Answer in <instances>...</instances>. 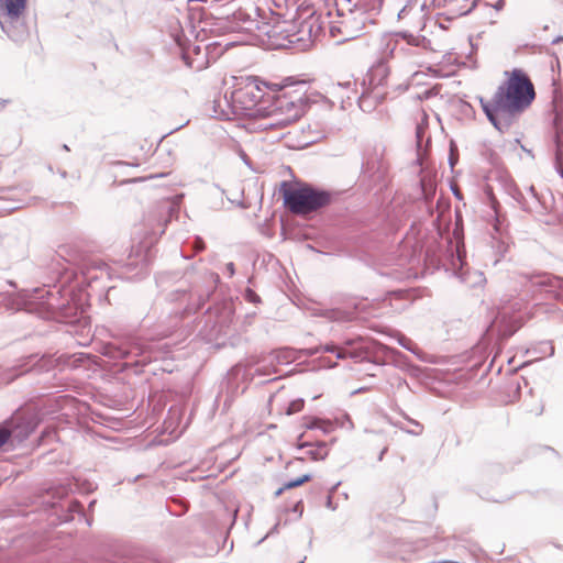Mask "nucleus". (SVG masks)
Masks as SVG:
<instances>
[{
	"label": "nucleus",
	"mask_w": 563,
	"mask_h": 563,
	"mask_svg": "<svg viewBox=\"0 0 563 563\" xmlns=\"http://www.w3.org/2000/svg\"><path fill=\"white\" fill-rule=\"evenodd\" d=\"M295 84L296 79L294 77H286L285 79H283V86L285 87L294 86Z\"/></svg>",
	"instance_id": "864d4df0"
},
{
	"label": "nucleus",
	"mask_w": 563,
	"mask_h": 563,
	"mask_svg": "<svg viewBox=\"0 0 563 563\" xmlns=\"http://www.w3.org/2000/svg\"><path fill=\"white\" fill-rule=\"evenodd\" d=\"M499 183L504 194L522 211L539 216H544L552 211L554 197L549 189L545 192H538L533 186H530L528 188L529 197H527L512 179L503 176Z\"/></svg>",
	"instance_id": "1a4fd4ad"
},
{
	"label": "nucleus",
	"mask_w": 563,
	"mask_h": 563,
	"mask_svg": "<svg viewBox=\"0 0 563 563\" xmlns=\"http://www.w3.org/2000/svg\"><path fill=\"white\" fill-rule=\"evenodd\" d=\"M386 100V93L378 92L377 89L371 88L365 89L362 95L357 99V103L360 109L363 112L371 113L373 112L379 104L384 103Z\"/></svg>",
	"instance_id": "b1692460"
},
{
	"label": "nucleus",
	"mask_w": 563,
	"mask_h": 563,
	"mask_svg": "<svg viewBox=\"0 0 563 563\" xmlns=\"http://www.w3.org/2000/svg\"><path fill=\"white\" fill-rule=\"evenodd\" d=\"M66 563H163L152 553H128L118 548L106 545L86 558H75Z\"/></svg>",
	"instance_id": "f8f14e48"
},
{
	"label": "nucleus",
	"mask_w": 563,
	"mask_h": 563,
	"mask_svg": "<svg viewBox=\"0 0 563 563\" xmlns=\"http://www.w3.org/2000/svg\"><path fill=\"white\" fill-rule=\"evenodd\" d=\"M390 423L397 428H399L400 430L405 431L407 430L404 424L401 422H394V421H390Z\"/></svg>",
	"instance_id": "0e129e2a"
},
{
	"label": "nucleus",
	"mask_w": 563,
	"mask_h": 563,
	"mask_svg": "<svg viewBox=\"0 0 563 563\" xmlns=\"http://www.w3.org/2000/svg\"><path fill=\"white\" fill-rule=\"evenodd\" d=\"M324 506L334 511L338 508V504L333 501V495H327Z\"/></svg>",
	"instance_id": "09e8293b"
},
{
	"label": "nucleus",
	"mask_w": 563,
	"mask_h": 563,
	"mask_svg": "<svg viewBox=\"0 0 563 563\" xmlns=\"http://www.w3.org/2000/svg\"><path fill=\"white\" fill-rule=\"evenodd\" d=\"M361 176L367 178L372 186L379 185L386 187L387 168L383 161L377 158H366L361 164Z\"/></svg>",
	"instance_id": "4be33fe9"
},
{
	"label": "nucleus",
	"mask_w": 563,
	"mask_h": 563,
	"mask_svg": "<svg viewBox=\"0 0 563 563\" xmlns=\"http://www.w3.org/2000/svg\"><path fill=\"white\" fill-rule=\"evenodd\" d=\"M261 362L258 355L250 356L245 360H241L236 364H234L227 373L225 385L228 388H233V390H238L239 383L250 384L254 376H258L255 372L252 373V369L255 367H261Z\"/></svg>",
	"instance_id": "f3484780"
},
{
	"label": "nucleus",
	"mask_w": 563,
	"mask_h": 563,
	"mask_svg": "<svg viewBox=\"0 0 563 563\" xmlns=\"http://www.w3.org/2000/svg\"><path fill=\"white\" fill-rule=\"evenodd\" d=\"M264 95L265 93H257L252 89L250 90V88H246L245 91H242V90L236 91V93H235V96L240 100V102H245V100H241L243 98V99H247L249 101L253 102L254 104L262 101L264 98Z\"/></svg>",
	"instance_id": "7c9ffc66"
},
{
	"label": "nucleus",
	"mask_w": 563,
	"mask_h": 563,
	"mask_svg": "<svg viewBox=\"0 0 563 563\" xmlns=\"http://www.w3.org/2000/svg\"><path fill=\"white\" fill-rule=\"evenodd\" d=\"M411 343L412 342L409 339H407V338H405L404 341H399L400 346L406 349L407 351H410V352L412 351L411 347H410Z\"/></svg>",
	"instance_id": "603ef678"
},
{
	"label": "nucleus",
	"mask_w": 563,
	"mask_h": 563,
	"mask_svg": "<svg viewBox=\"0 0 563 563\" xmlns=\"http://www.w3.org/2000/svg\"><path fill=\"white\" fill-rule=\"evenodd\" d=\"M278 192L283 198L284 206L297 214L318 211L331 205L335 198L330 190L310 184H302L294 188L286 180L279 184Z\"/></svg>",
	"instance_id": "423d86ee"
},
{
	"label": "nucleus",
	"mask_w": 563,
	"mask_h": 563,
	"mask_svg": "<svg viewBox=\"0 0 563 563\" xmlns=\"http://www.w3.org/2000/svg\"><path fill=\"white\" fill-rule=\"evenodd\" d=\"M342 303L344 308H332L324 312V317L332 322H347L351 321L355 314L363 308V298L346 296Z\"/></svg>",
	"instance_id": "412c9836"
},
{
	"label": "nucleus",
	"mask_w": 563,
	"mask_h": 563,
	"mask_svg": "<svg viewBox=\"0 0 563 563\" xmlns=\"http://www.w3.org/2000/svg\"><path fill=\"white\" fill-rule=\"evenodd\" d=\"M409 45L428 48L431 45V41L424 35H415V40Z\"/></svg>",
	"instance_id": "4c0bfd02"
},
{
	"label": "nucleus",
	"mask_w": 563,
	"mask_h": 563,
	"mask_svg": "<svg viewBox=\"0 0 563 563\" xmlns=\"http://www.w3.org/2000/svg\"><path fill=\"white\" fill-rule=\"evenodd\" d=\"M534 277L539 278V282H558V283L563 282V277L552 275L549 273H538L534 275Z\"/></svg>",
	"instance_id": "58836bf2"
},
{
	"label": "nucleus",
	"mask_w": 563,
	"mask_h": 563,
	"mask_svg": "<svg viewBox=\"0 0 563 563\" xmlns=\"http://www.w3.org/2000/svg\"><path fill=\"white\" fill-rule=\"evenodd\" d=\"M452 191H453V195H454V197H455L456 199H459V200H462V199H463V196L461 195V192H459V191H457V190H455V189H452Z\"/></svg>",
	"instance_id": "338daca9"
},
{
	"label": "nucleus",
	"mask_w": 563,
	"mask_h": 563,
	"mask_svg": "<svg viewBox=\"0 0 563 563\" xmlns=\"http://www.w3.org/2000/svg\"><path fill=\"white\" fill-rule=\"evenodd\" d=\"M388 76H389V68L383 63L377 64L376 66L372 67L368 70V74H367L368 85L371 86V88H375V89L383 87L387 84Z\"/></svg>",
	"instance_id": "a878e982"
},
{
	"label": "nucleus",
	"mask_w": 563,
	"mask_h": 563,
	"mask_svg": "<svg viewBox=\"0 0 563 563\" xmlns=\"http://www.w3.org/2000/svg\"><path fill=\"white\" fill-rule=\"evenodd\" d=\"M284 285L286 286L287 290L290 292V295H288V297L290 298L291 302L299 308L305 307L306 306L305 298L301 295L296 292V284L286 283Z\"/></svg>",
	"instance_id": "2f4dec72"
},
{
	"label": "nucleus",
	"mask_w": 563,
	"mask_h": 563,
	"mask_svg": "<svg viewBox=\"0 0 563 563\" xmlns=\"http://www.w3.org/2000/svg\"><path fill=\"white\" fill-rule=\"evenodd\" d=\"M559 42H563V36L562 35H559L558 37H555L553 41H552V44H556Z\"/></svg>",
	"instance_id": "774afa93"
},
{
	"label": "nucleus",
	"mask_w": 563,
	"mask_h": 563,
	"mask_svg": "<svg viewBox=\"0 0 563 563\" xmlns=\"http://www.w3.org/2000/svg\"><path fill=\"white\" fill-rule=\"evenodd\" d=\"M504 74L506 79L492 99L478 97L487 120L499 133L509 131L536 99L534 85L523 68L515 67Z\"/></svg>",
	"instance_id": "f257e3e1"
},
{
	"label": "nucleus",
	"mask_w": 563,
	"mask_h": 563,
	"mask_svg": "<svg viewBox=\"0 0 563 563\" xmlns=\"http://www.w3.org/2000/svg\"><path fill=\"white\" fill-rule=\"evenodd\" d=\"M346 347V355L355 363H369L374 366H384L385 362L374 354V347L361 336L345 338L342 341Z\"/></svg>",
	"instance_id": "dca6fc26"
},
{
	"label": "nucleus",
	"mask_w": 563,
	"mask_h": 563,
	"mask_svg": "<svg viewBox=\"0 0 563 563\" xmlns=\"http://www.w3.org/2000/svg\"><path fill=\"white\" fill-rule=\"evenodd\" d=\"M286 490H287V489H286V488H284V484H283L279 488H277V489L275 490V493H274V497H276V498H277V497H280V496H282Z\"/></svg>",
	"instance_id": "052dcab7"
},
{
	"label": "nucleus",
	"mask_w": 563,
	"mask_h": 563,
	"mask_svg": "<svg viewBox=\"0 0 563 563\" xmlns=\"http://www.w3.org/2000/svg\"><path fill=\"white\" fill-rule=\"evenodd\" d=\"M223 274L228 278H232L234 276V274H235V265H234L233 262H229V263L225 264Z\"/></svg>",
	"instance_id": "49530a36"
},
{
	"label": "nucleus",
	"mask_w": 563,
	"mask_h": 563,
	"mask_svg": "<svg viewBox=\"0 0 563 563\" xmlns=\"http://www.w3.org/2000/svg\"><path fill=\"white\" fill-rule=\"evenodd\" d=\"M322 419L317 417H308L305 418L303 427L307 430H318L321 428Z\"/></svg>",
	"instance_id": "e433bc0d"
},
{
	"label": "nucleus",
	"mask_w": 563,
	"mask_h": 563,
	"mask_svg": "<svg viewBox=\"0 0 563 563\" xmlns=\"http://www.w3.org/2000/svg\"><path fill=\"white\" fill-rule=\"evenodd\" d=\"M333 429L334 427L330 421L322 419L321 428H319L318 430L322 431L323 434H329L333 431Z\"/></svg>",
	"instance_id": "de8ad7c7"
},
{
	"label": "nucleus",
	"mask_w": 563,
	"mask_h": 563,
	"mask_svg": "<svg viewBox=\"0 0 563 563\" xmlns=\"http://www.w3.org/2000/svg\"><path fill=\"white\" fill-rule=\"evenodd\" d=\"M552 139L554 144V168L563 179V106L555 109L552 121Z\"/></svg>",
	"instance_id": "aec40b11"
},
{
	"label": "nucleus",
	"mask_w": 563,
	"mask_h": 563,
	"mask_svg": "<svg viewBox=\"0 0 563 563\" xmlns=\"http://www.w3.org/2000/svg\"><path fill=\"white\" fill-rule=\"evenodd\" d=\"M313 478V475L311 473L302 474L298 477L290 478L286 482H284V488L287 490L297 488L299 486H302L303 484L310 482Z\"/></svg>",
	"instance_id": "c756f323"
},
{
	"label": "nucleus",
	"mask_w": 563,
	"mask_h": 563,
	"mask_svg": "<svg viewBox=\"0 0 563 563\" xmlns=\"http://www.w3.org/2000/svg\"><path fill=\"white\" fill-rule=\"evenodd\" d=\"M505 7V0H497V2L493 5V8L496 10V11H500L503 10Z\"/></svg>",
	"instance_id": "bf43d9fd"
},
{
	"label": "nucleus",
	"mask_w": 563,
	"mask_h": 563,
	"mask_svg": "<svg viewBox=\"0 0 563 563\" xmlns=\"http://www.w3.org/2000/svg\"><path fill=\"white\" fill-rule=\"evenodd\" d=\"M285 511L297 514V518H301L303 512V500H297L290 508H287Z\"/></svg>",
	"instance_id": "a19ab883"
},
{
	"label": "nucleus",
	"mask_w": 563,
	"mask_h": 563,
	"mask_svg": "<svg viewBox=\"0 0 563 563\" xmlns=\"http://www.w3.org/2000/svg\"><path fill=\"white\" fill-rule=\"evenodd\" d=\"M307 454L312 461H323L329 454V445L324 441L312 442V446L309 448Z\"/></svg>",
	"instance_id": "cd10ccee"
},
{
	"label": "nucleus",
	"mask_w": 563,
	"mask_h": 563,
	"mask_svg": "<svg viewBox=\"0 0 563 563\" xmlns=\"http://www.w3.org/2000/svg\"><path fill=\"white\" fill-rule=\"evenodd\" d=\"M371 389V386H362V387H358L357 389L353 390L351 393V395H357V394H362V393H365V391H368Z\"/></svg>",
	"instance_id": "5fc2aeb1"
},
{
	"label": "nucleus",
	"mask_w": 563,
	"mask_h": 563,
	"mask_svg": "<svg viewBox=\"0 0 563 563\" xmlns=\"http://www.w3.org/2000/svg\"><path fill=\"white\" fill-rule=\"evenodd\" d=\"M341 481L336 482L335 484H333L329 489H328V495H334L335 492L338 490L339 486L341 485Z\"/></svg>",
	"instance_id": "13d9d810"
},
{
	"label": "nucleus",
	"mask_w": 563,
	"mask_h": 563,
	"mask_svg": "<svg viewBox=\"0 0 563 563\" xmlns=\"http://www.w3.org/2000/svg\"><path fill=\"white\" fill-rule=\"evenodd\" d=\"M261 367L255 369L258 376H268L276 373L278 365H288L294 361L292 352L287 347L276 349L267 354L258 355Z\"/></svg>",
	"instance_id": "a211bd4d"
},
{
	"label": "nucleus",
	"mask_w": 563,
	"mask_h": 563,
	"mask_svg": "<svg viewBox=\"0 0 563 563\" xmlns=\"http://www.w3.org/2000/svg\"><path fill=\"white\" fill-rule=\"evenodd\" d=\"M383 0H371L367 2L355 3L349 9V19L345 21V27H350L354 33L353 37H358L372 32L377 26V16L382 11Z\"/></svg>",
	"instance_id": "9b49d317"
},
{
	"label": "nucleus",
	"mask_w": 563,
	"mask_h": 563,
	"mask_svg": "<svg viewBox=\"0 0 563 563\" xmlns=\"http://www.w3.org/2000/svg\"><path fill=\"white\" fill-rule=\"evenodd\" d=\"M242 161L244 162V164L246 166H249L250 168H252V162H251V158L247 156V154L243 151H241V154H240Z\"/></svg>",
	"instance_id": "8fccbe9b"
},
{
	"label": "nucleus",
	"mask_w": 563,
	"mask_h": 563,
	"mask_svg": "<svg viewBox=\"0 0 563 563\" xmlns=\"http://www.w3.org/2000/svg\"><path fill=\"white\" fill-rule=\"evenodd\" d=\"M426 287H405L389 290L386 294V300L395 311H402L408 308L416 299L427 295Z\"/></svg>",
	"instance_id": "6ab92c4d"
},
{
	"label": "nucleus",
	"mask_w": 563,
	"mask_h": 563,
	"mask_svg": "<svg viewBox=\"0 0 563 563\" xmlns=\"http://www.w3.org/2000/svg\"><path fill=\"white\" fill-rule=\"evenodd\" d=\"M486 195L488 199V206L492 210L490 218L493 228L497 233L503 234L506 232L509 224L506 212L504 211L501 203L492 192L486 191Z\"/></svg>",
	"instance_id": "5701e85b"
},
{
	"label": "nucleus",
	"mask_w": 563,
	"mask_h": 563,
	"mask_svg": "<svg viewBox=\"0 0 563 563\" xmlns=\"http://www.w3.org/2000/svg\"><path fill=\"white\" fill-rule=\"evenodd\" d=\"M18 294V303L29 310L58 312L76 333L84 334L90 330V318L70 308L71 297L65 291L71 284H41L32 289H19L18 284H8Z\"/></svg>",
	"instance_id": "7ed1b4c3"
},
{
	"label": "nucleus",
	"mask_w": 563,
	"mask_h": 563,
	"mask_svg": "<svg viewBox=\"0 0 563 563\" xmlns=\"http://www.w3.org/2000/svg\"><path fill=\"white\" fill-rule=\"evenodd\" d=\"M267 87V84L260 79L258 77H250V82L247 84L246 88H251L257 93H264L262 87Z\"/></svg>",
	"instance_id": "f704fd0d"
},
{
	"label": "nucleus",
	"mask_w": 563,
	"mask_h": 563,
	"mask_svg": "<svg viewBox=\"0 0 563 563\" xmlns=\"http://www.w3.org/2000/svg\"><path fill=\"white\" fill-rule=\"evenodd\" d=\"M405 420H407L409 423H411L416 427V429H413V430L408 429V430H405V432L412 434V435H419L422 433L423 426L419 421L410 418L409 416Z\"/></svg>",
	"instance_id": "ea45409f"
},
{
	"label": "nucleus",
	"mask_w": 563,
	"mask_h": 563,
	"mask_svg": "<svg viewBox=\"0 0 563 563\" xmlns=\"http://www.w3.org/2000/svg\"><path fill=\"white\" fill-rule=\"evenodd\" d=\"M209 278H210V282H214V283L221 282L220 275L216 272H210Z\"/></svg>",
	"instance_id": "6e6d98bb"
},
{
	"label": "nucleus",
	"mask_w": 563,
	"mask_h": 563,
	"mask_svg": "<svg viewBox=\"0 0 563 563\" xmlns=\"http://www.w3.org/2000/svg\"><path fill=\"white\" fill-rule=\"evenodd\" d=\"M386 452H387V448H384V449L379 452L378 457H377V459H378V461H383L384 455H385V453H386Z\"/></svg>",
	"instance_id": "69168bd1"
},
{
	"label": "nucleus",
	"mask_w": 563,
	"mask_h": 563,
	"mask_svg": "<svg viewBox=\"0 0 563 563\" xmlns=\"http://www.w3.org/2000/svg\"><path fill=\"white\" fill-rule=\"evenodd\" d=\"M409 88V85L408 84H400L396 87V90L399 91V92H404L406 91L407 89Z\"/></svg>",
	"instance_id": "680f3d73"
},
{
	"label": "nucleus",
	"mask_w": 563,
	"mask_h": 563,
	"mask_svg": "<svg viewBox=\"0 0 563 563\" xmlns=\"http://www.w3.org/2000/svg\"><path fill=\"white\" fill-rule=\"evenodd\" d=\"M87 356L79 354H52V353H34L23 356L16 361L7 372V379L13 382L16 378L29 374H42L51 371H64L65 368H75L79 365V358Z\"/></svg>",
	"instance_id": "0eeeda50"
},
{
	"label": "nucleus",
	"mask_w": 563,
	"mask_h": 563,
	"mask_svg": "<svg viewBox=\"0 0 563 563\" xmlns=\"http://www.w3.org/2000/svg\"><path fill=\"white\" fill-rule=\"evenodd\" d=\"M420 205L424 208L426 214L429 218H432L437 211V206L433 205L432 198L422 194V198L420 199Z\"/></svg>",
	"instance_id": "72a5a7b5"
},
{
	"label": "nucleus",
	"mask_w": 563,
	"mask_h": 563,
	"mask_svg": "<svg viewBox=\"0 0 563 563\" xmlns=\"http://www.w3.org/2000/svg\"><path fill=\"white\" fill-rule=\"evenodd\" d=\"M279 526H280V522L279 520L268 530V532L257 542V544L262 543L265 539L274 536V534H277L279 532Z\"/></svg>",
	"instance_id": "a18cd8bd"
},
{
	"label": "nucleus",
	"mask_w": 563,
	"mask_h": 563,
	"mask_svg": "<svg viewBox=\"0 0 563 563\" xmlns=\"http://www.w3.org/2000/svg\"><path fill=\"white\" fill-rule=\"evenodd\" d=\"M420 277H435L438 279L456 278L460 282H464L470 277V273L460 260L453 261L450 264L439 261H426Z\"/></svg>",
	"instance_id": "2eb2a0df"
},
{
	"label": "nucleus",
	"mask_w": 563,
	"mask_h": 563,
	"mask_svg": "<svg viewBox=\"0 0 563 563\" xmlns=\"http://www.w3.org/2000/svg\"><path fill=\"white\" fill-rule=\"evenodd\" d=\"M338 343L334 341H328L325 343H320L316 346H310L305 349V354L309 357L316 356L322 353H331L333 354L336 351Z\"/></svg>",
	"instance_id": "c85d7f7f"
},
{
	"label": "nucleus",
	"mask_w": 563,
	"mask_h": 563,
	"mask_svg": "<svg viewBox=\"0 0 563 563\" xmlns=\"http://www.w3.org/2000/svg\"><path fill=\"white\" fill-rule=\"evenodd\" d=\"M305 400L302 398H296L289 401L285 409V413L287 416H291L294 413H297L303 409Z\"/></svg>",
	"instance_id": "473e14b6"
},
{
	"label": "nucleus",
	"mask_w": 563,
	"mask_h": 563,
	"mask_svg": "<svg viewBox=\"0 0 563 563\" xmlns=\"http://www.w3.org/2000/svg\"><path fill=\"white\" fill-rule=\"evenodd\" d=\"M336 360H346L349 356L346 355V347L343 346L342 342L338 343L336 351L333 353Z\"/></svg>",
	"instance_id": "79ce46f5"
},
{
	"label": "nucleus",
	"mask_w": 563,
	"mask_h": 563,
	"mask_svg": "<svg viewBox=\"0 0 563 563\" xmlns=\"http://www.w3.org/2000/svg\"><path fill=\"white\" fill-rule=\"evenodd\" d=\"M322 365L328 367V368H333V367L336 366V362L330 361L328 358H323L322 360Z\"/></svg>",
	"instance_id": "4d7b16f0"
},
{
	"label": "nucleus",
	"mask_w": 563,
	"mask_h": 563,
	"mask_svg": "<svg viewBox=\"0 0 563 563\" xmlns=\"http://www.w3.org/2000/svg\"><path fill=\"white\" fill-rule=\"evenodd\" d=\"M325 137V133L323 131H317L316 132V137H312L309 143H316L318 142L319 140H322Z\"/></svg>",
	"instance_id": "3c124183"
},
{
	"label": "nucleus",
	"mask_w": 563,
	"mask_h": 563,
	"mask_svg": "<svg viewBox=\"0 0 563 563\" xmlns=\"http://www.w3.org/2000/svg\"><path fill=\"white\" fill-rule=\"evenodd\" d=\"M26 12L27 0H0V27L16 44L29 37Z\"/></svg>",
	"instance_id": "9d476101"
},
{
	"label": "nucleus",
	"mask_w": 563,
	"mask_h": 563,
	"mask_svg": "<svg viewBox=\"0 0 563 563\" xmlns=\"http://www.w3.org/2000/svg\"><path fill=\"white\" fill-rule=\"evenodd\" d=\"M527 309V302L517 297L503 296L487 314L485 335L495 343L508 340L523 322L522 311Z\"/></svg>",
	"instance_id": "39448f33"
},
{
	"label": "nucleus",
	"mask_w": 563,
	"mask_h": 563,
	"mask_svg": "<svg viewBox=\"0 0 563 563\" xmlns=\"http://www.w3.org/2000/svg\"><path fill=\"white\" fill-rule=\"evenodd\" d=\"M77 262L66 261L67 266L52 282H101L114 278L123 279L104 261L91 256H77Z\"/></svg>",
	"instance_id": "6e6552de"
},
{
	"label": "nucleus",
	"mask_w": 563,
	"mask_h": 563,
	"mask_svg": "<svg viewBox=\"0 0 563 563\" xmlns=\"http://www.w3.org/2000/svg\"><path fill=\"white\" fill-rule=\"evenodd\" d=\"M79 490H81L79 481L71 478L53 485L40 497L37 511L40 516H45L47 526L56 527L73 521L75 515L82 516V506L73 497Z\"/></svg>",
	"instance_id": "20e7f679"
},
{
	"label": "nucleus",
	"mask_w": 563,
	"mask_h": 563,
	"mask_svg": "<svg viewBox=\"0 0 563 563\" xmlns=\"http://www.w3.org/2000/svg\"><path fill=\"white\" fill-rule=\"evenodd\" d=\"M36 430L30 419L7 418L0 422V452H11L24 443Z\"/></svg>",
	"instance_id": "ddd939ff"
},
{
	"label": "nucleus",
	"mask_w": 563,
	"mask_h": 563,
	"mask_svg": "<svg viewBox=\"0 0 563 563\" xmlns=\"http://www.w3.org/2000/svg\"><path fill=\"white\" fill-rule=\"evenodd\" d=\"M302 438H303V433H301V434H299V435L297 437V441H296V443H295V448H296L297 450H302V449H305V448H310V446H312V442H311V441H303V440H302Z\"/></svg>",
	"instance_id": "37998d69"
},
{
	"label": "nucleus",
	"mask_w": 563,
	"mask_h": 563,
	"mask_svg": "<svg viewBox=\"0 0 563 563\" xmlns=\"http://www.w3.org/2000/svg\"><path fill=\"white\" fill-rule=\"evenodd\" d=\"M316 97L323 99V97L319 95L313 96L306 93L298 96L297 98H291L286 95L278 97L274 102L275 109L285 113L286 118L278 120L276 123H271L269 125L284 128L299 120L311 104L317 102Z\"/></svg>",
	"instance_id": "4468645a"
},
{
	"label": "nucleus",
	"mask_w": 563,
	"mask_h": 563,
	"mask_svg": "<svg viewBox=\"0 0 563 563\" xmlns=\"http://www.w3.org/2000/svg\"><path fill=\"white\" fill-rule=\"evenodd\" d=\"M395 35L399 38L405 40L408 44H410V42L415 40V34H412L409 31H399L396 32Z\"/></svg>",
	"instance_id": "c03bdc74"
},
{
	"label": "nucleus",
	"mask_w": 563,
	"mask_h": 563,
	"mask_svg": "<svg viewBox=\"0 0 563 563\" xmlns=\"http://www.w3.org/2000/svg\"><path fill=\"white\" fill-rule=\"evenodd\" d=\"M205 246V241L200 236L195 235L183 243L180 254L183 258L189 260L192 257L194 253L201 252Z\"/></svg>",
	"instance_id": "bb28decb"
},
{
	"label": "nucleus",
	"mask_w": 563,
	"mask_h": 563,
	"mask_svg": "<svg viewBox=\"0 0 563 563\" xmlns=\"http://www.w3.org/2000/svg\"><path fill=\"white\" fill-rule=\"evenodd\" d=\"M243 297L246 301L252 302L254 305L262 302L260 295H257V292L250 287L245 288V290L243 292Z\"/></svg>",
	"instance_id": "c9c22d12"
},
{
	"label": "nucleus",
	"mask_w": 563,
	"mask_h": 563,
	"mask_svg": "<svg viewBox=\"0 0 563 563\" xmlns=\"http://www.w3.org/2000/svg\"><path fill=\"white\" fill-rule=\"evenodd\" d=\"M203 290L196 292L187 289H177L168 295L172 302L181 307L175 311L181 318L197 314L195 321L202 323V329L216 331L228 327L235 312V302L232 296H225L224 284H208Z\"/></svg>",
	"instance_id": "f03ea898"
},
{
	"label": "nucleus",
	"mask_w": 563,
	"mask_h": 563,
	"mask_svg": "<svg viewBox=\"0 0 563 563\" xmlns=\"http://www.w3.org/2000/svg\"><path fill=\"white\" fill-rule=\"evenodd\" d=\"M184 125H185V124L179 125V126H177V128H175V129L170 130L168 133L164 134V135L161 137L159 142H162V141H163V139H165L167 135H170L172 133H174V132L178 131L179 129H181Z\"/></svg>",
	"instance_id": "e2e57ef3"
},
{
	"label": "nucleus",
	"mask_w": 563,
	"mask_h": 563,
	"mask_svg": "<svg viewBox=\"0 0 563 563\" xmlns=\"http://www.w3.org/2000/svg\"><path fill=\"white\" fill-rule=\"evenodd\" d=\"M152 346L150 343L139 339L133 338L130 342V347L126 353L128 356H135V362L137 364L150 363L152 360Z\"/></svg>",
	"instance_id": "393cba45"
}]
</instances>
